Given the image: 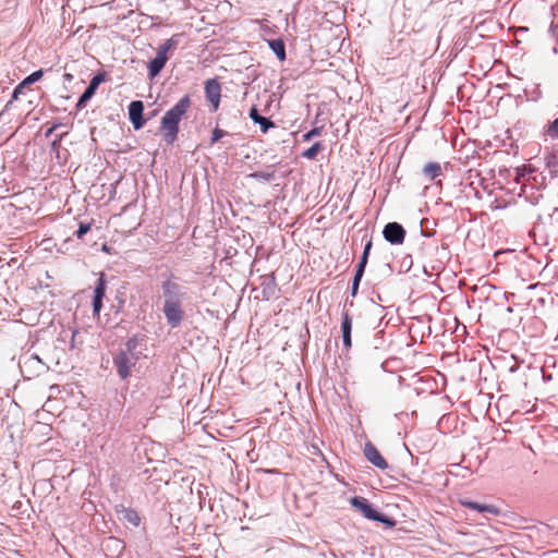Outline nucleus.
Segmentation results:
<instances>
[{"label":"nucleus","instance_id":"nucleus-1","mask_svg":"<svg viewBox=\"0 0 558 558\" xmlns=\"http://www.w3.org/2000/svg\"><path fill=\"white\" fill-rule=\"evenodd\" d=\"M159 300L168 326L172 329L180 327L185 318V306L191 301L190 289L169 277L160 284Z\"/></svg>","mask_w":558,"mask_h":558},{"label":"nucleus","instance_id":"nucleus-2","mask_svg":"<svg viewBox=\"0 0 558 558\" xmlns=\"http://www.w3.org/2000/svg\"><path fill=\"white\" fill-rule=\"evenodd\" d=\"M191 105L189 95L182 97L161 119V130L165 131V141L168 144L174 142L179 132V123Z\"/></svg>","mask_w":558,"mask_h":558},{"label":"nucleus","instance_id":"nucleus-3","mask_svg":"<svg viewBox=\"0 0 558 558\" xmlns=\"http://www.w3.org/2000/svg\"><path fill=\"white\" fill-rule=\"evenodd\" d=\"M178 45L179 35H174L158 47L157 56L147 65L149 78L153 80L160 74L169 60V52L174 50Z\"/></svg>","mask_w":558,"mask_h":558},{"label":"nucleus","instance_id":"nucleus-4","mask_svg":"<svg viewBox=\"0 0 558 558\" xmlns=\"http://www.w3.org/2000/svg\"><path fill=\"white\" fill-rule=\"evenodd\" d=\"M351 505L368 520L380 522L387 527H393L396 525V521L392 518L378 512L364 497H353L351 499Z\"/></svg>","mask_w":558,"mask_h":558},{"label":"nucleus","instance_id":"nucleus-5","mask_svg":"<svg viewBox=\"0 0 558 558\" xmlns=\"http://www.w3.org/2000/svg\"><path fill=\"white\" fill-rule=\"evenodd\" d=\"M138 361V355H131L129 353H124L119 351L113 357V365L117 369L118 375L121 379H126L130 374L132 367L135 366Z\"/></svg>","mask_w":558,"mask_h":558},{"label":"nucleus","instance_id":"nucleus-6","mask_svg":"<svg viewBox=\"0 0 558 558\" xmlns=\"http://www.w3.org/2000/svg\"><path fill=\"white\" fill-rule=\"evenodd\" d=\"M372 245H373L372 240H368L364 246L363 254H362L360 262L356 266L355 275L353 277L352 286H351V295L352 296H355L357 293L360 282L363 278L365 267L367 265L368 255L372 250Z\"/></svg>","mask_w":558,"mask_h":558},{"label":"nucleus","instance_id":"nucleus-7","mask_svg":"<svg viewBox=\"0 0 558 558\" xmlns=\"http://www.w3.org/2000/svg\"><path fill=\"white\" fill-rule=\"evenodd\" d=\"M383 235L387 242L398 245L403 243L405 230L398 222H389L384 227Z\"/></svg>","mask_w":558,"mask_h":558},{"label":"nucleus","instance_id":"nucleus-8","mask_svg":"<svg viewBox=\"0 0 558 558\" xmlns=\"http://www.w3.org/2000/svg\"><path fill=\"white\" fill-rule=\"evenodd\" d=\"M105 81V73H98L96 74L89 82L88 86L84 90V93L80 96L76 108L83 109L85 108L86 104L92 99V97L95 95L98 86Z\"/></svg>","mask_w":558,"mask_h":558},{"label":"nucleus","instance_id":"nucleus-9","mask_svg":"<svg viewBox=\"0 0 558 558\" xmlns=\"http://www.w3.org/2000/svg\"><path fill=\"white\" fill-rule=\"evenodd\" d=\"M107 289V280L104 274H100L95 289H94V299H93V314L94 316H99L100 311L102 308V301L106 295Z\"/></svg>","mask_w":558,"mask_h":558},{"label":"nucleus","instance_id":"nucleus-10","mask_svg":"<svg viewBox=\"0 0 558 558\" xmlns=\"http://www.w3.org/2000/svg\"><path fill=\"white\" fill-rule=\"evenodd\" d=\"M143 111L144 104L141 100H133L129 105V119L135 130L142 129L145 124Z\"/></svg>","mask_w":558,"mask_h":558},{"label":"nucleus","instance_id":"nucleus-11","mask_svg":"<svg viewBox=\"0 0 558 558\" xmlns=\"http://www.w3.org/2000/svg\"><path fill=\"white\" fill-rule=\"evenodd\" d=\"M221 87L217 80H208L205 83V94L206 98L213 106V111H216L219 108L220 96H221Z\"/></svg>","mask_w":558,"mask_h":558},{"label":"nucleus","instance_id":"nucleus-12","mask_svg":"<svg viewBox=\"0 0 558 558\" xmlns=\"http://www.w3.org/2000/svg\"><path fill=\"white\" fill-rule=\"evenodd\" d=\"M20 367L22 372H33L35 374H40L45 371L46 365L41 362L38 355L32 354L29 356H24L20 361Z\"/></svg>","mask_w":558,"mask_h":558},{"label":"nucleus","instance_id":"nucleus-13","mask_svg":"<svg viewBox=\"0 0 558 558\" xmlns=\"http://www.w3.org/2000/svg\"><path fill=\"white\" fill-rule=\"evenodd\" d=\"M364 454L366 459L378 469L386 470L388 468L387 461L381 457L377 448L371 442L365 445Z\"/></svg>","mask_w":558,"mask_h":558},{"label":"nucleus","instance_id":"nucleus-14","mask_svg":"<svg viewBox=\"0 0 558 558\" xmlns=\"http://www.w3.org/2000/svg\"><path fill=\"white\" fill-rule=\"evenodd\" d=\"M117 513L119 515V519L132 524L133 526H138L141 522L138 513L131 508L119 506L117 507Z\"/></svg>","mask_w":558,"mask_h":558},{"label":"nucleus","instance_id":"nucleus-15","mask_svg":"<svg viewBox=\"0 0 558 558\" xmlns=\"http://www.w3.org/2000/svg\"><path fill=\"white\" fill-rule=\"evenodd\" d=\"M250 118L254 121V123L259 124L263 133H266L270 128L275 126V123L269 118L259 114L256 107L251 108Z\"/></svg>","mask_w":558,"mask_h":558},{"label":"nucleus","instance_id":"nucleus-16","mask_svg":"<svg viewBox=\"0 0 558 558\" xmlns=\"http://www.w3.org/2000/svg\"><path fill=\"white\" fill-rule=\"evenodd\" d=\"M462 505L477 512H488L495 515L499 514L500 512L499 509L493 505H482L475 501H462Z\"/></svg>","mask_w":558,"mask_h":558},{"label":"nucleus","instance_id":"nucleus-17","mask_svg":"<svg viewBox=\"0 0 558 558\" xmlns=\"http://www.w3.org/2000/svg\"><path fill=\"white\" fill-rule=\"evenodd\" d=\"M269 48L277 56L280 61L286 60V45L281 38L270 39L267 41Z\"/></svg>","mask_w":558,"mask_h":558},{"label":"nucleus","instance_id":"nucleus-18","mask_svg":"<svg viewBox=\"0 0 558 558\" xmlns=\"http://www.w3.org/2000/svg\"><path fill=\"white\" fill-rule=\"evenodd\" d=\"M44 75V72L43 70H38V71H35L33 72L32 74H29L28 76H26L23 82L14 89L13 92V98H17V94L20 93V90L26 86V85H31V84H34L36 83L37 81H39Z\"/></svg>","mask_w":558,"mask_h":558},{"label":"nucleus","instance_id":"nucleus-19","mask_svg":"<svg viewBox=\"0 0 558 558\" xmlns=\"http://www.w3.org/2000/svg\"><path fill=\"white\" fill-rule=\"evenodd\" d=\"M422 171L428 180H434L441 174L442 169L438 162H428Z\"/></svg>","mask_w":558,"mask_h":558},{"label":"nucleus","instance_id":"nucleus-20","mask_svg":"<svg viewBox=\"0 0 558 558\" xmlns=\"http://www.w3.org/2000/svg\"><path fill=\"white\" fill-rule=\"evenodd\" d=\"M324 149V145L320 142H316L310 148L302 153V157L306 159H315L319 151Z\"/></svg>","mask_w":558,"mask_h":558},{"label":"nucleus","instance_id":"nucleus-21","mask_svg":"<svg viewBox=\"0 0 558 558\" xmlns=\"http://www.w3.org/2000/svg\"><path fill=\"white\" fill-rule=\"evenodd\" d=\"M252 179L264 181V182H271L276 179V174L274 171H256L248 175Z\"/></svg>","mask_w":558,"mask_h":558},{"label":"nucleus","instance_id":"nucleus-22","mask_svg":"<svg viewBox=\"0 0 558 558\" xmlns=\"http://www.w3.org/2000/svg\"><path fill=\"white\" fill-rule=\"evenodd\" d=\"M352 332V319L347 312L342 314L341 318V333L342 337L351 336Z\"/></svg>","mask_w":558,"mask_h":558},{"label":"nucleus","instance_id":"nucleus-23","mask_svg":"<svg viewBox=\"0 0 558 558\" xmlns=\"http://www.w3.org/2000/svg\"><path fill=\"white\" fill-rule=\"evenodd\" d=\"M137 345H138V338L136 336H133L128 339V341L125 342L124 349H121L120 351L124 352V353H129L131 355H137L135 353Z\"/></svg>","mask_w":558,"mask_h":558},{"label":"nucleus","instance_id":"nucleus-24","mask_svg":"<svg viewBox=\"0 0 558 558\" xmlns=\"http://www.w3.org/2000/svg\"><path fill=\"white\" fill-rule=\"evenodd\" d=\"M546 166L550 169V172H557L558 170V160L554 154H548L545 157Z\"/></svg>","mask_w":558,"mask_h":558},{"label":"nucleus","instance_id":"nucleus-25","mask_svg":"<svg viewBox=\"0 0 558 558\" xmlns=\"http://www.w3.org/2000/svg\"><path fill=\"white\" fill-rule=\"evenodd\" d=\"M227 135V132L219 129V128H216L214 129L213 133H211V138H210V143L211 144H215L217 143L218 141H220L223 136Z\"/></svg>","mask_w":558,"mask_h":558},{"label":"nucleus","instance_id":"nucleus-26","mask_svg":"<svg viewBox=\"0 0 558 558\" xmlns=\"http://www.w3.org/2000/svg\"><path fill=\"white\" fill-rule=\"evenodd\" d=\"M90 230V223H80L78 229L75 231V235L77 239H83V236Z\"/></svg>","mask_w":558,"mask_h":558},{"label":"nucleus","instance_id":"nucleus-27","mask_svg":"<svg viewBox=\"0 0 558 558\" xmlns=\"http://www.w3.org/2000/svg\"><path fill=\"white\" fill-rule=\"evenodd\" d=\"M320 133H322V128H313L311 131H308L307 133H305L303 135V141L308 142L314 137L319 136Z\"/></svg>","mask_w":558,"mask_h":558},{"label":"nucleus","instance_id":"nucleus-28","mask_svg":"<svg viewBox=\"0 0 558 558\" xmlns=\"http://www.w3.org/2000/svg\"><path fill=\"white\" fill-rule=\"evenodd\" d=\"M547 132L550 137L558 138V118L549 124Z\"/></svg>","mask_w":558,"mask_h":558},{"label":"nucleus","instance_id":"nucleus-29","mask_svg":"<svg viewBox=\"0 0 558 558\" xmlns=\"http://www.w3.org/2000/svg\"><path fill=\"white\" fill-rule=\"evenodd\" d=\"M68 133H62L60 135H58L51 143V151H56L57 154L59 153V148H60V142L61 140L63 138L64 135H66Z\"/></svg>","mask_w":558,"mask_h":558},{"label":"nucleus","instance_id":"nucleus-30","mask_svg":"<svg viewBox=\"0 0 558 558\" xmlns=\"http://www.w3.org/2000/svg\"><path fill=\"white\" fill-rule=\"evenodd\" d=\"M62 124L61 123H54L51 128H49L46 133H45V136L46 137H50L52 135V133L58 129L60 128Z\"/></svg>","mask_w":558,"mask_h":558},{"label":"nucleus","instance_id":"nucleus-31","mask_svg":"<svg viewBox=\"0 0 558 558\" xmlns=\"http://www.w3.org/2000/svg\"><path fill=\"white\" fill-rule=\"evenodd\" d=\"M342 342H343V345L344 348L348 350L351 348L352 345V339H351V336H344L342 337Z\"/></svg>","mask_w":558,"mask_h":558},{"label":"nucleus","instance_id":"nucleus-32","mask_svg":"<svg viewBox=\"0 0 558 558\" xmlns=\"http://www.w3.org/2000/svg\"><path fill=\"white\" fill-rule=\"evenodd\" d=\"M63 80H64L65 82H71V81L73 80V75H72V74H70V73H64V74H63Z\"/></svg>","mask_w":558,"mask_h":558}]
</instances>
